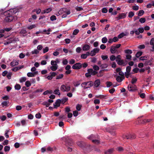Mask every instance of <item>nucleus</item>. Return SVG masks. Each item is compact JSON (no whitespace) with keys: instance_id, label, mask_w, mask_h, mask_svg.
Segmentation results:
<instances>
[{"instance_id":"obj_1","label":"nucleus","mask_w":154,"mask_h":154,"mask_svg":"<svg viewBox=\"0 0 154 154\" xmlns=\"http://www.w3.org/2000/svg\"><path fill=\"white\" fill-rule=\"evenodd\" d=\"M128 88L130 91H135L137 90V87L134 84H129L128 86Z\"/></svg>"},{"instance_id":"obj_2","label":"nucleus","mask_w":154,"mask_h":154,"mask_svg":"<svg viewBox=\"0 0 154 154\" xmlns=\"http://www.w3.org/2000/svg\"><path fill=\"white\" fill-rule=\"evenodd\" d=\"M65 142L66 146H67V145L72 146L73 144L72 140L68 137H66L65 138Z\"/></svg>"},{"instance_id":"obj_3","label":"nucleus","mask_w":154,"mask_h":154,"mask_svg":"<svg viewBox=\"0 0 154 154\" xmlns=\"http://www.w3.org/2000/svg\"><path fill=\"white\" fill-rule=\"evenodd\" d=\"M127 13L128 12H126V13H119L118 15V16L116 17V18L117 19V20L126 18Z\"/></svg>"},{"instance_id":"obj_4","label":"nucleus","mask_w":154,"mask_h":154,"mask_svg":"<svg viewBox=\"0 0 154 154\" xmlns=\"http://www.w3.org/2000/svg\"><path fill=\"white\" fill-rule=\"evenodd\" d=\"M123 138L124 139L126 138L128 139H133L136 138V136L134 134H129L127 135L124 136Z\"/></svg>"},{"instance_id":"obj_5","label":"nucleus","mask_w":154,"mask_h":154,"mask_svg":"<svg viewBox=\"0 0 154 154\" xmlns=\"http://www.w3.org/2000/svg\"><path fill=\"white\" fill-rule=\"evenodd\" d=\"M61 103V100L59 99L57 100L55 103H54V108L57 109L58 107H59L60 106Z\"/></svg>"},{"instance_id":"obj_6","label":"nucleus","mask_w":154,"mask_h":154,"mask_svg":"<svg viewBox=\"0 0 154 154\" xmlns=\"http://www.w3.org/2000/svg\"><path fill=\"white\" fill-rule=\"evenodd\" d=\"M100 51V49L98 48H94L92 51H91V56H95L96 53H97Z\"/></svg>"},{"instance_id":"obj_7","label":"nucleus","mask_w":154,"mask_h":154,"mask_svg":"<svg viewBox=\"0 0 154 154\" xmlns=\"http://www.w3.org/2000/svg\"><path fill=\"white\" fill-rule=\"evenodd\" d=\"M82 64L80 63H77L74 64L72 66V68L74 69H79L81 68Z\"/></svg>"},{"instance_id":"obj_8","label":"nucleus","mask_w":154,"mask_h":154,"mask_svg":"<svg viewBox=\"0 0 154 154\" xmlns=\"http://www.w3.org/2000/svg\"><path fill=\"white\" fill-rule=\"evenodd\" d=\"M14 16L12 15H9L6 16L5 19V21L8 22H10L13 20Z\"/></svg>"},{"instance_id":"obj_9","label":"nucleus","mask_w":154,"mask_h":154,"mask_svg":"<svg viewBox=\"0 0 154 154\" xmlns=\"http://www.w3.org/2000/svg\"><path fill=\"white\" fill-rule=\"evenodd\" d=\"M38 72L36 71L33 72H29L27 73V75L29 77H34L35 76V75L38 74Z\"/></svg>"},{"instance_id":"obj_10","label":"nucleus","mask_w":154,"mask_h":154,"mask_svg":"<svg viewBox=\"0 0 154 154\" xmlns=\"http://www.w3.org/2000/svg\"><path fill=\"white\" fill-rule=\"evenodd\" d=\"M151 121V119H144V120H141L140 119L139 121V123L144 124L146 122H148Z\"/></svg>"},{"instance_id":"obj_11","label":"nucleus","mask_w":154,"mask_h":154,"mask_svg":"<svg viewBox=\"0 0 154 154\" xmlns=\"http://www.w3.org/2000/svg\"><path fill=\"white\" fill-rule=\"evenodd\" d=\"M92 71V69H88V72L85 74V76L87 78L90 77L91 76V72Z\"/></svg>"},{"instance_id":"obj_12","label":"nucleus","mask_w":154,"mask_h":154,"mask_svg":"<svg viewBox=\"0 0 154 154\" xmlns=\"http://www.w3.org/2000/svg\"><path fill=\"white\" fill-rule=\"evenodd\" d=\"M90 48V46L89 45L85 44L83 46L82 49L84 51H88L89 50Z\"/></svg>"},{"instance_id":"obj_13","label":"nucleus","mask_w":154,"mask_h":154,"mask_svg":"<svg viewBox=\"0 0 154 154\" xmlns=\"http://www.w3.org/2000/svg\"><path fill=\"white\" fill-rule=\"evenodd\" d=\"M113 149L111 148V149H109L108 150L105 151L104 153V154H111L113 153Z\"/></svg>"},{"instance_id":"obj_14","label":"nucleus","mask_w":154,"mask_h":154,"mask_svg":"<svg viewBox=\"0 0 154 154\" xmlns=\"http://www.w3.org/2000/svg\"><path fill=\"white\" fill-rule=\"evenodd\" d=\"M100 84V80L97 79L95 81L94 83V86L96 87H98Z\"/></svg>"},{"instance_id":"obj_15","label":"nucleus","mask_w":154,"mask_h":154,"mask_svg":"<svg viewBox=\"0 0 154 154\" xmlns=\"http://www.w3.org/2000/svg\"><path fill=\"white\" fill-rule=\"evenodd\" d=\"M63 11L64 12V13H66V14L67 15L71 13V12L70 10H68L65 8H62L60 11Z\"/></svg>"},{"instance_id":"obj_16","label":"nucleus","mask_w":154,"mask_h":154,"mask_svg":"<svg viewBox=\"0 0 154 154\" xmlns=\"http://www.w3.org/2000/svg\"><path fill=\"white\" fill-rule=\"evenodd\" d=\"M20 33L22 34L23 36H25L27 35V31L26 29H22L20 31Z\"/></svg>"},{"instance_id":"obj_17","label":"nucleus","mask_w":154,"mask_h":154,"mask_svg":"<svg viewBox=\"0 0 154 154\" xmlns=\"http://www.w3.org/2000/svg\"><path fill=\"white\" fill-rule=\"evenodd\" d=\"M88 82H83L81 84V86L82 87H84V89L88 88H89V86H86L88 85Z\"/></svg>"},{"instance_id":"obj_18","label":"nucleus","mask_w":154,"mask_h":154,"mask_svg":"<svg viewBox=\"0 0 154 154\" xmlns=\"http://www.w3.org/2000/svg\"><path fill=\"white\" fill-rule=\"evenodd\" d=\"M23 66H19L16 67L12 69V70L13 71L16 72L17 71H18L19 69H21L23 68Z\"/></svg>"},{"instance_id":"obj_19","label":"nucleus","mask_w":154,"mask_h":154,"mask_svg":"<svg viewBox=\"0 0 154 154\" xmlns=\"http://www.w3.org/2000/svg\"><path fill=\"white\" fill-rule=\"evenodd\" d=\"M18 64V63L16 60H14L10 63V65L12 66H14L17 65Z\"/></svg>"},{"instance_id":"obj_20","label":"nucleus","mask_w":154,"mask_h":154,"mask_svg":"<svg viewBox=\"0 0 154 154\" xmlns=\"http://www.w3.org/2000/svg\"><path fill=\"white\" fill-rule=\"evenodd\" d=\"M97 137L98 136L97 135L95 136L92 134L90 136L88 137V138L90 140H91L92 141L93 139H97Z\"/></svg>"},{"instance_id":"obj_21","label":"nucleus","mask_w":154,"mask_h":154,"mask_svg":"<svg viewBox=\"0 0 154 154\" xmlns=\"http://www.w3.org/2000/svg\"><path fill=\"white\" fill-rule=\"evenodd\" d=\"M52 11V9L51 8H49L43 10V12H42V14H44L46 13H48Z\"/></svg>"},{"instance_id":"obj_22","label":"nucleus","mask_w":154,"mask_h":154,"mask_svg":"<svg viewBox=\"0 0 154 154\" xmlns=\"http://www.w3.org/2000/svg\"><path fill=\"white\" fill-rule=\"evenodd\" d=\"M116 48L114 46H112L110 49V52L112 54H114L115 53L117 50L116 49Z\"/></svg>"},{"instance_id":"obj_23","label":"nucleus","mask_w":154,"mask_h":154,"mask_svg":"<svg viewBox=\"0 0 154 154\" xmlns=\"http://www.w3.org/2000/svg\"><path fill=\"white\" fill-rule=\"evenodd\" d=\"M58 65L56 64L55 65L52 66L50 67L51 69L53 71H55L57 69Z\"/></svg>"},{"instance_id":"obj_24","label":"nucleus","mask_w":154,"mask_h":154,"mask_svg":"<svg viewBox=\"0 0 154 154\" xmlns=\"http://www.w3.org/2000/svg\"><path fill=\"white\" fill-rule=\"evenodd\" d=\"M124 79H123V77L119 76H118L116 78L117 81L119 82H121Z\"/></svg>"},{"instance_id":"obj_25","label":"nucleus","mask_w":154,"mask_h":154,"mask_svg":"<svg viewBox=\"0 0 154 154\" xmlns=\"http://www.w3.org/2000/svg\"><path fill=\"white\" fill-rule=\"evenodd\" d=\"M124 150V149L122 146H119L116 148V150L119 152H123Z\"/></svg>"},{"instance_id":"obj_26","label":"nucleus","mask_w":154,"mask_h":154,"mask_svg":"<svg viewBox=\"0 0 154 154\" xmlns=\"http://www.w3.org/2000/svg\"><path fill=\"white\" fill-rule=\"evenodd\" d=\"M77 145L80 147H83L84 146V144L82 142H78L77 143Z\"/></svg>"},{"instance_id":"obj_27","label":"nucleus","mask_w":154,"mask_h":154,"mask_svg":"<svg viewBox=\"0 0 154 154\" xmlns=\"http://www.w3.org/2000/svg\"><path fill=\"white\" fill-rule=\"evenodd\" d=\"M124 52L125 54H131L133 53V51H131V50L130 49H127L125 50L124 51Z\"/></svg>"},{"instance_id":"obj_28","label":"nucleus","mask_w":154,"mask_h":154,"mask_svg":"<svg viewBox=\"0 0 154 154\" xmlns=\"http://www.w3.org/2000/svg\"><path fill=\"white\" fill-rule=\"evenodd\" d=\"M143 53V52L142 51H138L135 54V57H136L138 58Z\"/></svg>"},{"instance_id":"obj_29","label":"nucleus","mask_w":154,"mask_h":154,"mask_svg":"<svg viewBox=\"0 0 154 154\" xmlns=\"http://www.w3.org/2000/svg\"><path fill=\"white\" fill-rule=\"evenodd\" d=\"M58 72H51L50 73V74L51 76L53 78L54 77H55L57 74Z\"/></svg>"},{"instance_id":"obj_30","label":"nucleus","mask_w":154,"mask_h":154,"mask_svg":"<svg viewBox=\"0 0 154 154\" xmlns=\"http://www.w3.org/2000/svg\"><path fill=\"white\" fill-rule=\"evenodd\" d=\"M68 100V98L67 97H64L61 100V103L63 104H64Z\"/></svg>"},{"instance_id":"obj_31","label":"nucleus","mask_w":154,"mask_h":154,"mask_svg":"<svg viewBox=\"0 0 154 154\" xmlns=\"http://www.w3.org/2000/svg\"><path fill=\"white\" fill-rule=\"evenodd\" d=\"M42 104L44 106H45L46 107H47L50 105V103L47 101H44L42 103Z\"/></svg>"},{"instance_id":"obj_32","label":"nucleus","mask_w":154,"mask_h":154,"mask_svg":"<svg viewBox=\"0 0 154 154\" xmlns=\"http://www.w3.org/2000/svg\"><path fill=\"white\" fill-rule=\"evenodd\" d=\"M10 149V147L9 146H5L4 148V150L5 152L9 151Z\"/></svg>"},{"instance_id":"obj_33","label":"nucleus","mask_w":154,"mask_h":154,"mask_svg":"<svg viewBox=\"0 0 154 154\" xmlns=\"http://www.w3.org/2000/svg\"><path fill=\"white\" fill-rule=\"evenodd\" d=\"M126 35L123 32H122L118 35V38H121L123 37L124 36H126Z\"/></svg>"},{"instance_id":"obj_34","label":"nucleus","mask_w":154,"mask_h":154,"mask_svg":"<svg viewBox=\"0 0 154 154\" xmlns=\"http://www.w3.org/2000/svg\"><path fill=\"white\" fill-rule=\"evenodd\" d=\"M16 90H20L21 88V86L19 84H16L14 87Z\"/></svg>"},{"instance_id":"obj_35","label":"nucleus","mask_w":154,"mask_h":154,"mask_svg":"<svg viewBox=\"0 0 154 154\" xmlns=\"http://www.w3.org/2000/svg\"><path fill=\"white\" fill-rule=\"evenodd\" d=\"M106 87L108 88L110 87L112 85V82L109 81L106 82Z\"/></svg>"},{"instance_id":"obj_36","label":"nucleus","mask_w":154,"mask_h":154,"mask_svg":"<svg viewBox=\"0 0 154 154\" xmlns=\"http://www.w3.org/2000/svg\"><path fill=\"white\" fill-rule=\"evenodd\" d=\"M148 57L147 55H146L144 56L141 57L139 59L140 60H144L147 59Z\"/></svg>"},{"instance_id":"obj_37","label":"nucleus","mask_w":154,"mask_h":154,"mask_svg":"<svg viewBox=\"0 0 154 154\" xmlns=\"http://www.w3.org/2000/svg\"><path fill=\"white\" fill-rule=\"evenodd\" d=\"M8 103L9 102L8 101H5L2 103V106L3 107L4 106H7Z\"/></svg>"},{"instance_id":"obj_38","label":"nucleus","mask_w":154,"mask_h":154,"mask_svg":"<svg viewBox=\"0 0 154 154\" xmlns=\"http://www.w3.org/2000/svg\"><path fill=\"white\" fill-rule=\"evenodd\" d=\"M82 107V106L81 105H79V104H77L76 106V108L77 111H79L80 110Z\"/></svg>"},{"instance_id":"obj_39","label":"nucleus","mask_w":154,"mask_h":154,"mask_svg":"<svg viewBox=\"0 0 154 154\" xmlns=\"http://www.w3.org/2000/svg\"><path fill=\"white\" fill-rule=\"evenodd\" d=\"M105 70V69L102 70H100L99 72V73L97 75V76L98 77H101L103 75V71Z\"/></svg>"},{"instance_id":"obj_40","label":"nucleus","mask_w":154,"mask_h":154,"mask_svg":"<svg viewBox=\"0 0 154 154\" xmlns=\"http://www.w3.org/2000/svg\"><path fill=\"white\" fill-rule=\"evenodd\" d=\"M117 64L119 65H123L124 63L122 60H120L119 61H117Z\"/></svg>"},{"instance_id":"obj_41","label":"nucleus","mask_w":154,"mask_h":154,"mask_svg":"<svg viewBox=\"0 0 154 154\" xmlns=\"http://www.w3.org/2000/svg\"><path fill=\"white\" fill-rule=\"evenodd\" d=\"M63 77V74H60L58 75H57L56 78V79H61Z\"/></svg>"},{"instance_id":"obj_42","label":"nucleus","mask_w":154,"mask_h":154,"mask_svg":"<svg viewBox=\"0 0 154 154\" xmlns=\"http://www.w3.org/2000/svg\"><path fill=\"white\" fill-rule=\"evenodd\" d=\"M50 20L53 21L54 20H57V18L56 16L54 15H52L50 18Z\"/></svg>"},{"instance_id":"obj_43","label":"nucleus","mask_w":154,"mask_h":154,"mask_svg":"<svg viewBox=\"0 0 154 154\" xmlns=\"http://www.w3.org/2000/svg\"><path fill=\"white\" fill-rule=\"evenodd\" d=\"M144 13V11L143 10H140L139 11L138 13V16H141Z\"/></svg>"},{"instance_id":"obj_44","label":"nucleus","mask_w":154,"mask_h":154,"mask_svg":"<svg viewBox=\"0 0 154 154\" xmlns=\"http://www.w3.org/2000/svg\"><path fill=\"white\" fill-rule=\"evenodd\" d=\"M92 142L96 144H98L100 143V141L99 140L96 139H93Z\"/></svg>"},{"instance_id":"obj_45","label":"nucleus","mask_w":154,"mask_h":154,"mask_svg":"<svg viewBox=\"0 0 154 154\" xmlns=\"http://www.w3.org/2000/svg\"><path fill=\"white\" fill-rule=\"evenodd\" d=\"M12 75L11 72H9L7 75V77L9 79H11V76Z\"/></svg>"},{"instance_id":"obj_46","label":"nucleus","mask_w":154,"mask_h":154,"mask_svg":"<svg viewBox=\"0 0 154 154\" xmlns=\"http://www.w3.org/2000/svg\"><path fill=\"white\" fill-rule=\"evenodd\" d=\"M152 63L150 62V60H148V61H146L144 63V65L146 66H147V65H152Z\"/></svg>"},{"instance_id":"obj_47","label":"nucleus","mask_w":154,"mask_h":154,"mask_svg":"<svg viewBox=\"0 0 154 154\" xmlns=\"http://www.w3.org/2000/svg\"><path fill=\"white\" fill-rule=\"evenodd\" d=\"M134 15V13L132 11H130L128 14V17L131 18Z\"/></svg>"},{"instance_id":"obj_48","label":"nucleus","mask_w":154,"mask_h":154,"mask_svg":"<svg viewBox=\"0 0 154 154\" xmlns=\"http://www.w3.org/2000/svg\"><path fill=\"white\" fill-rule=\"evenodd\" d=\"M97 98H100L101 99H103V98L106 99V95H100L98 96H96Z\"/></svg>"},{"instance_id":"obj_49","label":"nucleus","mask_w":154,"mask_h":154,"mask_svg":"<svg viewBox=\"0 0 154 154\" xmlns=\"http://www.w3.org/2000/svg\"><path fill=\"white\" fill-rule=\"evenodd\" d=\"M25 85L27 87H29L31 86V83L29 81H26L25 83Z\"/></svg>"},{"instance_id":"obj_50","label":"nucleus","mask_w":154,"mask_h":154,"mask_svg":"<svg viewBox=\"0 0 154 154\" xmlns=\"http://www.w3.org/2000/svg\"><path fill=\"white\" fill-rule=\"evenodd\" d=\"M39 53V51L37 49H35L34 51H32L31 52V54H37Z\"/></svg>"},{"instance_id":"obj_51","label":"nucleus","mask_w":154,"mask_h":154,"mask_svg":"<svg viewBox=\"0 0 154 154\" xmlns=\"http://www.w3.org/2000/svg\"><path fill=\"white\" fill-rule=\"evenodd\" d=\"M26 79L25 77H22L20 80V83H22L23 82L26 81Z\"/></svg>"},{"instance_id":"obj_52","label":"nucleus","mask_w":154,"mask_h":154,"mask_svg":"<svg viewBox=\"0 0 154 154\" xmlns=\"http://www.w3.org/2000/svg\"><path fill=\"white\" fill-rule=\"evenodd\" d=\"M137 80V79L136 78H133L132 79V80H131V83H132V84H134L136 83Z\"/></svg>"},{"instance_id":"obj_53","label":"nucleus","mask_w":154,"mask_h":154,"mask_svg":"<svg viewBox=\"0 0 154 154\" xmlns=\"http://www.w3.org/2000/svg\"><path fill=\"white\" fill-rule=\"evenodd\" d=\"M66 88V86H65L64 85H62L61 86V89L63 91H65L66 90L65 88Z\"/></svg>"},{"instance_id":"obj_54","label":"nucleus","mask_w":154,"mask_h":154,"mask_svg":"<svg viewBox=\"0 0 154 154\" xmlns=\"http://www.w3.org/2000/svg\"><path fill=\"white\" fill-rule=\"evenodd\" d=\"M79 32V30L78 29H75L73 32V35H76Z\"/></svg>"},{"instance_id":"obj_55","label":"nucleus","mask_w":154,"mask_h":154,"mask_svg":"<svg viewBox=\"0 0 154 154\" xmlns=\"http://www.w3.org/2000/svg\"><path fill=\"white\" fill-rule=\"evenodd\" d=\"M146 21V19L145 18H141L139 20V21L141 23H144Z\"/></svg>"},{"instance_id":"obj_56","label":"nucleus","mask_w":154,"mask_h":154,"mask_svg":"<svg viewBox=\"0 0 154 154\" xmlns=\"http://www.w3.org/2000/svg\"><path fill=\"white\" fill-rule=\"evenodd\" d=\"M54 93L55 94H57L58 95H60V93L59 92V90H55L54 92Z\"/></svg>"},{"instance_id":"obj_57","label":"nucleus","mask_w":154,"mask_h":154,"mask_svg":"<svg viewBox=\"0 0 154 154\" xmlns=\"http://www.w3.org/2000/svg\"><path fill=\"white\" fill-rule=\"evenodd\" d=\"M73 84L75 86L77 87L80 84V83L79 81H77L76 82H74Z\"/></svg>"},{"instance_id":"obj_58","label":"nucleus","mask_w":154,"mask_h":154,"mask_svg":"<svg viewBox=\"0 0 154 154\" xmlns=\"http://www.w3.org/2000/svg\"><path fill=\"white\" fill-rule=\"evenodd\" d=\"M65 111L66 112L68 113L71 112V110L69 107H66L65 108Z\"/></svg>"},{"instance_id":"obj_59","label":"nucleus","mask_w":154,"mask_h":154,"mask_svg":"<svg viewBox=\"0 0 154 154\" xmlns=\"http://www.w3.org/2000/svg\"><path fill=\"white\" fill-rule=\"evenodd\" d=\"M93 69L96 71L98 70L99 69V67L97 65H94L93 66Z\"/></svg>"},{"instance_id":"obj_60","label":"nucleus","mask_w":154,"mask_h":154,"mask_svg":"<svg viewBox=\"0 0 154 154\" xmlns=\"http://www.w3.org/2000/svg\"><path fill=\"white\" fill-rule=\"evenodd\" d=\"M131 67L130 66H128L126 68V72H130V71H131Z\"/></svg>"},{"instance_id":"obj_61","label":"nucleus","mask_w":154,"mask_h":154,"mask_svg":"<svg viewBox=\"0 0 154 154\" xmlns=\"http://www.w3.org/2000/svg\"><path fill=\"white\" fill-rule=\"evenodd\" d=\"M102 41L103 43H106L107 41V39L106 37H103L102 39Z\"/></svg>"},{"instance_id":"obj_62","label":"nucleus","mask_w":154,"mask_h":154,"mask_svg":"<svg viewBox=\"0 0 154 154\" xmlns=\"http://www.w3.org/2000/svg\"><path fill=\"white\" fill-rule=\"evenodd\" d=\"M126 58L127 59L129 60H131V55L130 54H127L126 55Z\"/></svg>"},{"instance_id":"obj_63","label":"nucleus","mask_w":154,"mask_h":154,"mask_svg":"<svg viewBox=\"0 0 154 154\" xmlns=\"http://www.w3.org/2000/svg\"><path fill=\"white\" fill-rule=\"evenodd\" d=\"M107 66H108L106 64H102L100 66V67L102 69L106 68Z\"/></svg>"},{"instance_id":"obj_64","label":"nucleus","mask_w":154,"mask_h":154,"mask_svg":"<svg viewBox=\"0 0 154 154\" xmlns=\"http://www.w3.org/2000/svg\"><path fill=\"white\" fill-rule=\"evenodd\" d=\"M49 50V48L47 46H46L45 48L43 49V53H45L48 52Z\"/></svg>"}]
</instances>
